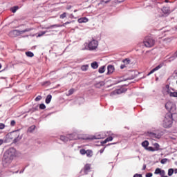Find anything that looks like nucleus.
I'll use <instances>...</instances> for the list:
<instances>
[{
	"mask_svg": "<svg viewBox=\"0 0 177 177\" xmlns=\"http://www.w3.org/2000/svg\"><path fill=\"white\" fill-rule=\"evenodd\" d=\"M151 176H153V174L152 173H147L146 174V177H151Z\"/></svg>",
	"mask_w": 177,
	"mask_h": 177,
	"instance_id": "nucleus-46",
	"label": "nucleus"
},
{
	"mask_svg": "<svg viewBox=\"0 0 177 177\" xmlns=\"http://www.w3.org/2000/svg\"><path fill=\"white\" fill-rule=\"evenodd\" d=\"M1 80H5V77H0Z\"/></svg>",
	"mask_w": 177,
	"mask_h": 177,
	"instance_id": "nucleus-61",
	"label": "nucleus"
},
{
	"mask_svg": "<svg viewBox=\"0 0 177 177\" xmlns=\"http://www.w3.org/2000/svg\"><path fill=\"white\" fill-rule=\"evenodd\" d=\"M133 177H142V174H136Z\"/></svg>",
	"mask_w": 177,
	"mask_h": 177,
	"instance_id": "nucleus-50",
	"label": "nucleus"
},
{
	"mask_svg": "<svg viewBox=\"0 0 177 177\" xmlns=\"http://www.w3.org/2000/svg\"><path fill=\"white\" fill-rule=\"evenodd\" d=\"M104 71H106L105 66H102L99 68L98 72L100 73V74H103V73H104Z\"/></svg>",
	"mask_w": 177,
	"mask_h": 177,
	"instance_id": "nucleus-19",
	"label": "nucleus"
},
{
	"mask_svg": "<svg viewBox=\"0 0 177 177\" xmlns=\"http://www.w3.org/2000/svg\"><path fill=\"white\" fill-rule=\"evenodd\" d=\"M17 137L15 138L13 140V142L14 143H17V142H19V140H21V137H20V135L19 134H17Z\"/></svg>",
	"mask_w": 177,
	"mask_h": 177,
	"instance_id": "nucleus-28",
	"label": "nucleus"
},
{
	"mask_svg": "<svg viewBox=\"0 0 177 177\" xmlns=\"http://www.w3.org/2000/svg\"><path fill=\"white\" fill-rule=\"evenodd\" d=\"M122 62H123L124 64H125V66H128V64H129V63H131V59H129V58H126Z\"/></svg>",
	"mask_w": 177,
	"mask_h": 177,
	"instance_id": "nucleus-25",
	"label": "nucleus"
},
{
	"mask_svg": "<svg viewBox=\"0 0 177 177\" xmlns=\"http://www.w3.org/2000/svg\"><path fill=\"white\" fill-rule=\"evenodd\" d=\"M125 67H127V66H126L124 64H122V65L120 66L121 70H124V68H125Z\"/></svg>",
	"mask_w": 177,
	"mask_h": 177,
	"instance_id": "nucleus-47",
	"label": "nucleus"
},
{
	"mask_svg": "<svg viewBox=\"0 0 177 177\" xmlns=\"http://www.w3.org/2000/svg\"><path fill=\"white\" fill-rule=\"evenodd\" d=\"M165 108L168 111H175L176 110V107L172 102H167L165 104Z\"/></svg>",
	"mask_w": 177,
	"mask_h": 177,
	"instance_id": "nucleus-8",
	"label": "nucleus"
},
{
	"mask_svg": "<svg viewBox=\"0 0 177 177\" xmlns=\"http://www.w3.org/2000/svg\"><path fill=\"white\" fill-rule=\"evenodd\" d=\"M149 136H150V138H156V139H160V135L156 134L155 133H148Z\"/></svg>",
	"mask_w": 177,
	"mask_h": 177,
	"instance_id": "nucleus-15",
	"label": "nucleus"
},
{
	"mask_svg": "<svg viewBox=\"0 0 177 177\" xmlns=\"http://www.w3.org/2000/svg\"><path fill=\"white\" fill-rule=\"evenodd\" d=\"M4 156H6L9 158H11L13 160V158L16 156V149L15 148H10L8 149L5 153Z\"/></svg>",
	"mask_w": 177,
	"mask_h": 177,
	"instance_id": "nucleus-4",
	"label": "nucleus"
},
{
	"mask_svg": "<svg viewBox=\"0 0 177 177\" xmlns=\"http://www.w3.org/2000/svg\"><path fill=\"white\" fill-rule=\"evenodd\" d=\"M173 174H174V169H169L168 176H172Z\"/></svg>",
	"mask_w": 177,
	"mask_h": 177,
	"instance_id": "nucleus-32",
	"label": "nucleus"
},
{
	"mask_svg": "<svg viewBox=\"0 0 177 177\" xmlns=\"http://www.w3.org/2000/svg\"><path fill=\"white\" fill-rule=\"evenodd\" d=\"M23 172H24V170L19 171V174H23Z\"/></svg>",
	"mask_w": 177,
	"mask_h": 177,
	"instance_id": "nucleus-59",
	"label": "nucleus"
},
{
	"mask_svg": "<svg viewBox=\"0 0 177 177\" xmlns=\"http://www.w3.org/2000/svg\"><path fill=\"white\" fill-rule=\"evenodd\" d=\"M12 161H13L12 159H11L10 158L8 157L6 155H3L2 159V164L3 167H8L10 164V162H12Z\"/></svg>",
	"mask_w": 177,
	"mask_h": 177,
	"instance_id": "nucleus-7",
	"label": "nucleus"
},
{
	"mask_svg": "<svg viewBox=\"0 0 177 177\" xmlns=\"http://www.w3.org/2000/svg\"><path fill=\"white\" fill-rule=\"evenodd\" d=\"M67 138H68V140H74V139H75V138H74L73 134L68 135Z\"/></svg>",
	"mask_w": 177,
	"mask_h": 177,
	"instance_id": "nucleus-31",
	"label": "nucleus"
},
{
	"mask_svg": "<svg viewBox=\"0 0 177 177\" xmlns=\"http://www.w3.org/2000/svg\"><path fill=\"white\" fill-rule=\"evenodd\" d=\"M107 70H108L107 73H106L107 75L113 74V73H114V70H115L114 66L109 65L107 66Z\"/></svg>",
	"mask_w": 177,
	"mask_h": 177,
	"instance_id": "nucleus-11",
	"label": "nucleus"
},
{
	"mask_svg": "<svg viewBox=\"0 0 177 177\" xmlns=\"http://www.w3.org/2000/svg\"><path fill=\"white\" fill-rule=\"evenodd\" d=\"M2 68V64H0V69Z\"/></svg>",
	"mask_w": 177,
	"mask_h": 177,
	"instance_id": "nucleus-62",
	"label": "nucleus"
},
{
	"mask_svg": "<svg viewBox=\"0 0 177 177\" xmlns=\"http://www.w3.org/2000/svg\"><path fill=\"white\" fill-rule=\"evenodd\" d=\"M88 68H89V66H88V65H83L81 67V70L82 71H86V70H88Z\"/></svg>",
	"mask_w": 177,
	"mask_h": 177,
	"instance_id": "nucleus-30",
	"label": "nucleus"
},
{
	"mask_svg": "<svg viewBox=\"0 0 177 177\" xmlns=\"http://www.w3.org/2000/svg\"><path fill=\"white\" fill-rule=\"evenodd\" d=\"M153 146H154V147H155V148H153L154 150H155V151H158V150H160V145H159L158 143L155 142V143L153 144Z\"/></svg>",
	"mask_w": 177,
	"mask_h": 177,
	"instance_id": "nucleus-21",
	"label": "nucleus"
},
{
	"mask_svg": "<svg viewBox=\"0 0 177 177\" xmlns=\"http://www.w3.org/2000/svg\"><path fill=\"white\" fill-rule=\"evenodd\" d=\"M5 128V124L0 123V129H3Z\"/></svg>",
	"mask_w": 177,
	"mask_h": 177,
	"instance_id": "nucleus-45",
	"label": "nucleus"
},
{
	"mask_svg": "<svg viewBox=\"0 0 177 177\" xmlns=\"http://www.w3.org/2000/svg\"><path fill=\"white\" fill-rule=\"evenodd\" d=\"M142 147H145V149L147 148L149 146V141L145 140V141L142 142Z\"/></svg>",
	"mask_w": 177,
	"mask_h": 177,
	"instance_id": "nucleus-22",
	"label": "nucleus"
},
{
	"mask_svg": "<svg viewBox=\"0 0 177 177\" xmlns=\"http://www.w3.org/2000/svg\"><path fill=\"white\" fill-rule=\"evenodd\" d=\"M2 145H3V140L0 139V146H2Z\"/></svg>",
	"mask_w": 177,
	"mask_h": 177,
	"instance_id": "nucleus-51",
	"label": "nucleus"
},
{
	"mask_svg": "<svg viewBox=\"0 0 177 177\" xmlns=\"http://www.w3.org/2000/svg\"><path fill=\"white\" fill-rule=\"evenodd\" d=\"M161 67H162V64H159L158 66H157L156 67H155L153 69H152L148 74L147 75H151V74H153V73H155V71H158V70H160V68H161Z\"/></svg>",
	"mask_w": 177,
	"mask_h": 177,
	"instance_id": "nucleus-10",
	"label": "nucleus"
},
{
	"mask_svg": "<svg viewBox=\"0 0 177 177\" xmlns=\"http://www.w3.org/2000/svg\"><path fill=\"white\" fill-rule=\"evenodd\" d=\"M74 88H71L68 91V93L67 94V96H71V95H73V93H74Z\"/></svg>",
	"mask_w": 177,
	"mask_h": 177,
	"instance_id": "nucleus-35",
	"label": "nucleus"
},
{
	"mask_svg": "<svg viewBox=\"0 0 177 177\" xmlns=\"http://www.w3.org/2000/svg\"><path fill=\"white\" fill-rule=\"evenodd\" d=\"M17 10H19V6H17L11 8V12H12V13H16Z\"/></svg>",
	"mask_w": 177,
	"mask_h": 177,
	"instance_id": "nucleus-27",
	"label": "nucleus"
},
{
	"mask_svg": "<svg viewBox=\"0 0 177 177\" xmlns=\"http://www.w3.org/2000/svg\"><path fill=\"white\" fill-rule=\"evenodd\" d=\"M39 109H40L41 110H45V109H46V106H45V104H41L39 105Z\"/></svg>",
	"mask_w": 177,
	"mask_h": 177,
	"instance_id": "nucleus-38",
	"label": "nucleus"
},
{
	"mask_svg": "<svg viewBox=\"0 0 177 177\" xmlns=\"http://www.w3.org/2000/svg\"><path fill=\"white\" fill-rule=\"evenodd\" d=\"M91 67H92V68L96 69V68H97V67H99V64H97V62H94L91 63Z\"/></svg>",
	"mask_w": 177,
	"mask_h": 177,
	"instance_id": "nucleus-23",
	"label": "nucleus"
},
{
	"mask_svg": "<svg viewBox=\"0 0 177 177\" xmlns=\"http://www.w3.org/2000/svg\"><path fill=\"white\" fill-rule=\"evenodd\" d=\"M10 125H11V127H15V125H16V121L12 120L10 122Z\"/></svg>",
	"mask_w": 177,
	"mask_h": 177,
	"instance_id": "nucleus-43",
	"label": "nucleus"
},
{
	"mask_svg": "<svg viewBox=\"0 0 177 177\" xmlns=\"http://www.w3.org/2000/svg\"><path fill=\"white\" fill-rule=\"evenodd\" d=\"M143 44L146 48H151L152 46H154L156 41L151 37H146L143 41Z\"/></svg>",
	"mask_w": 177,
	"mask_h": 177,
	"instance_id": "nucleus-3",
	"label": "nucleus"
},
{
	"mask_svg": "<svg viewBox=\"0 0 177 177\" xmlns=\"http://www.w3.org/2000/svg\"><path fill=\"white\" fill-rule=\"evenodd\" d=\"M84 174L88 175V172L91 171V164H86L85 165L84 167Z\"/></svg>",
	"mask_w": 177,
	"mask_h": 177,
	"instance_id": "nucleus-12",
	"label": "nucleus"
},
{
	"mask_svg": "<svg viewBox=\"0 0 177 177\" xmlns=\"http://www.w3.org/2000/svg\"><path fill=\"white\" fill-rule=\"evenodd\" d=\"M160 176H165V170H162V169H160Z\"/></svg>",
	"mask_w": 177,
	"mask_h": 177,
	"instance_id": "nucleus-40",
	"label": "nucleus"
},
{
	"mask_svg": "<svg viewBox=\"0 0 177 177\" xmlns=\"http://www.w3.org/2000/svg\"><path fill=\"white\" fill-rule=\"evenodd\" d=\"M60 140H62V142H68V138L64 136H60Z\"/></svg>",
	"mask_w": 177,
	"mask_h": 177,
	"instance_id": "nucleus-26",
	"label": "nucleus"
},
{
	"mask_svg": "<svg viewBox=\"0 0 177 177\" xmlns=\"http://www.w3.org/2000/svg\"><path fill=\"white\" fill-rule=\"evenodd\" d=\"M109 2H110V0H107V1H101V3H102V4H103V3H109Z\"/></svg>",
	"mask_w": 177,
	"mask_h": 177,
	"instance_id": "nucleus-48",
	"label": "nucleus"
},
{
	"mask_svg": "<svg viewBox=\"0 0 177 177\" xmlns=\"http://www.w3.org/2000/svg\"><path fill=\"white\" fill-rule=\"evenodd\" d=\"M162 125L164 128H171V127H172V114L171 113H167L165 115Z\"/></svg>",
	"mask_w": 177,
	"mask_h": 177,
	"instance_id": "nucleus-2",
	"label": "nucleus"
},
{
	"mask_svg": "<svg viewBox=\"0 0 177 177\" xmlns=\"http://www.w3.org/2000/svg\"><path fill=\"white\" fill-rule=\"evenodd\" d=\"M44 86H48V85H50V82L49 81H46L41 84Z\"/></svg>",
	"mask_w": 177,
	"mask_h": 177,
	"instance_id": "nucleus-37",
	"label": "nucleus"
},
{
	"mask_svg": "<svg viewBox=\"0 0 177 177\" xmlns=\"http://www.w3.org/2000/svg\"><path fill=\"white\" fill-rule=\"evenodd\" d=\"M174 173H175V174H177V169H176L174 170Z\"/></svg>",
	"mask_w": 177,
	"mask_h": 177,
	"instance_id": "nucleus-60",
	"label": "nucleus"
},
{
	"mask_svg": "<svg viewBox=\"0 0 177 177\" xmlns=\"http://www.w3.org/2000/svg\"><path fill=\"white\" fill-rule=\"evenodd\" d=\"M50 100H52V95H48L46 98V103L47 104H49V103H50Z\"/></svg>",
	"mask_w": 177,
	"mask_h": 177,
	"instance_id": "nucleus-20",
	"label": "nucleus"
},
{
	"mask_svg": "<svg viewBox=\"0 0 177 177\" xmlns=\"http://www.w3.org/2000/svg\"><path fill=\"white\" fill-rule=\"evenodd\" d=\"M35 128H37L35 125H32L28 129L27 132H28L29 133H32V132L35 131Z\"/></svg>",
	"mask_w": 177,
	"mask_h": 177,
	"instance_id": "nucleus-14",
	"label": "nucleus"
},
{
	"mask_svg": "<svg viewBox=\"0 0 177 177\" xmlns=\"http://www.w3.org/2000/svg\"><path fill=\"white\" fill-rule=\"evenodd\" d=\"M57 27H60V25H59V24L51 25L50 26L46 27L45 29L46 30H50L52 28H57Z\"/></svg>",
	"mask_w": 177,
	"mask_h": 177,
	"instance_id": "nucleus-18",
	"label": "nucleus"
},
{
	"mask_svg": "<svg viewBox=\"0 0 177 177\" xmlns=\"http://www.w3.org/2000/svg\"><path fill=\"white\" fill-rule=\"evenodd\" d=\"M74 12H77V10H75Z\"/></svg>",
	"mask_w": 177,
	"mask_h": 177,
	"instance_id": "nucleus-64",
	"label": "nucleus"
},
{
	"mask_svg": "<svg viewBox=\"0 0 177 177\" xmlns=\"http://www.w3.org/2000/svg\"><path fill=\"white\" fill-rule=\"evenodd\" d=\"M104 148L101 149L100 150V154H102V153H104Z\"/></svg>",
	"mask_w": 177,
	"mask_h": 177,
	"instance_id": "nucleus-52",
	"label": "nucleus"
},
{
	"mask_svg": "<svg viewBox=\"0 0 177 177\" xmlns=\"http://www.w3.org/2000/svg\"><path fill=\"white\" fill-rule=\"evenodd\" d=\"M128 80H133V78H127V79L124 80V81H128Z\"/></svg>",
	"mask_w": 177,
	"mask_h": 177,
	"instance_id": "nucleus-58",
	"label": "nucleus"
},
{
	"mask_svg": "<svg viewBox=\"0 0 177 177\" xmlns=\"http://www.w3.org/2000/svg\"><path fill=\"white\" fill-rule=\"evenodd\" d=\"M94 139H103V136H102L101 135H100V136H98V137L94 138Z\"/></svg>",
	"mask_w": 177,
	"mask_h": 177,
	"instance_id": "nucleus-49",
	"label": "nucleus"
},
{
	"mask_svg": "<svg viewBox=\"0 0 177 177\" xmlns=\"http://www.w3.org/2000/svg\"><path fill=\"white\" fill-rule=\"evenodd\" d=\"M65 17H67V13L66 12H64L63 14H62L59 16V19H65Z\"/></svg>",
	"mask_w": 177,
	"mask_h": 177,
	"instance_id": "nucleus-36",
	"label": "nucleus"
},
{
	"mask_svg": "<svg viewBox=\"0 0 177 177\" xmlns=\"http://www.w3.org/2000/svg\"><path fill=\"white\" fill-rule=\"evenodd\" d=\"M145 149L148 150V151H155L154 148L152 147H147Z\"/></svg>",
	"mask_w": 177,
	"mask_h": 177,
	"instance_id": "nucleus-39",
	"label": "nucleus"
},
{
	"mask_svg": "<svg viewBox=\"0 0 177 177\" xmlns=\"http://www.w3.org/2000/svg\"><path fill=\"white\" fill-rule=\"evenodd\" d=\"M98 46L99 42L97 40L93 39L88 44V48L86 49H88V50H95L97 48Z\"/></svg>",
	"mask_w": 177,
	"mask_h": 177,
	"instance_id": "nucleus-5",
	"label": "nucleus"
},
{
	"mask_svg": "<svg viewBox=\"0 0 177 177\" xmlns=\"http://www.w3.org/2000/svg\"><path fill=\"white\" fill-rule=\"evenodd\" d=\"M117 93H118V95H120V93H122V91H121V90H118V91H117Z\"/></svg>",
	"mask_w": 177,
	"mask_h": 177,
	"instance_id": "nucleus-54",
	"label": "nucleus"
},
{
	"mask_svg": "<svg viewBox=\"0 0 177 177\" xmlns=\"http://www.w3.org/2000/svg\"><path fill=\"white\" fill-rule=\"evenodd\" d=\"M32 30L34 29L32 28H28L24 30H13L9 32L8 35L11 37V38H16V37H19V35H21V34H24L25 32L32 31Z\"/></svg>",
	"mask_w": 177,
	"mask_h": 177,
	"instance_id": "nucleus-1",
	"label": "nucleus"
},
{
	"mask_svg": "<svg viewBox=\"0 0 177 177\" xmlns=\"http://www.w3.org/2000/svg\"><path fill=\"white\" fill-rule=\"evenodd\" d=\"M95 88H102V86H104V82H99L95 84Z\"/></svg>",
	"mask_w": 177,
	"mask_h": 177,
	"instance_id": "nucleus-17",
	"label": "nucleus"
},
{
	"mask_svg": "<svg viewBox=\"0 0 177 177\" xmlns=\"http://www.w3.org/2000/svg\"><path fill=\"white\" fill-rule=\"evenodd\" d=\"M88 19L86 17H82L78 19V23H88Z\"/></svg>",
	"mask_w": 177,
	"mask_h": 177,
	"instance_id": "nucleus-16",
	"label": "nucleus"
},
{
	"mask_svg": "<svg viewBox=\"0 0 177 177\" xmlns=\"http://www.w3.org/2000/svg\"><path fill=\"white\" fill-rule=\"evenodd\" d=\"M145 169H146V165H143L142 167V171H145Z\"/></svg>",
	"mask_w": 177,
	"mask_h": 177,
	"instance_id": "nucleus-56",
	"label": "nucleus"
},
{
	"mask_svg": "<svg viewBox=\"0 0 177 177\" xmlns=\"http://www.w3.org/2000/svg\"><path fill=\"white\" fill-rule=\"evenodd\" d=\"M167 161H168V159L163 158V159L161 160L160 162H161V164H166Z\"/></svg>",
	"mask_w": 177,
	"mask_h": 177,
	"instance_id": "nucleus-41",
	"label": "nucleus"
},
{
	"mask_svg": "<svg viewBox=\"0 0 177 177\" xmlns=\"http://www.w3.org/2000/svg\"><path fill=\"white\" fill-rule=\"evenodd\" d=\"M176 165H177V162H175Z\"/></svg>",
	"mask_w": 177,
	"mask_h": 177,
	"instance_id": "nucleus-63",
	"label": "nucleus"
},
{
	"mask_svg": "<svg viewBox=\"0 0 177 177\" xmlns=\"http://www.w3.org/2000/svg\"><path fill=\"white\" fill-rule=\"evenodd\" d=\"M41 99H42V97L41 95H38L35 99V102H39V100H41Z\"/></svg>",
	"mask_w": 177,
	"mask_h": 177,
	"instance_id": "nucleus-42",
	"label": "nucleus"
},
{
	"mask_svg": "<svg viewBox=\"0 0 177 177\" xmlns=\"http://www.w3.org/2000/svg\"><path fill=\"white\" fill-rule=\"evenodd\" d=\"M66 9H67L68 10H69V9H71V6H68V7L66 8Z\"/></svg>",
	"mask_w": 177,
	"mask_h": 177,
	"instance_id": "nucleus-57",
	"label": "nucleus"
},
{
	"mask_svg": "<svg viewBox=\"0 0 177 177\" xmlns=\"http://www.w3.org/2000/svg\"><path fill=\"white\" fill-rule=\"evenodd\" d=\"M160 172H161V169L156 168L154 174H155V175H160Z\"/></svg>",
	"mask_w": 177,
	"mask_h": 177,
	"instance_id": "nucleus-33",
	"label": "nucleus"
},
{
	"mask_svg": "<svg viewBox=\"0 0 177 177\" xmlns=\"http://www.w3.org/2000/svg\"><path fill=\"white\" fill-rule=\"evenodd\" d=\"M101 143H102V145H105V143H107L106 140L105 139L104 141H102Z\"/></svg>",
	"mask_w": 177,
	"mask_h": 177,
	"instance_id": "nucleus-55",
	"label": "nucleus"
},
{
	"mask_svg": "<svg viewBox=\"0 0 177 177\" xmlns=\"http://www.w3.org/2000/svg\"><path fill=\"white\" fill-rule=\"evenodd\" d=\"M80 154L82 156H85L86 154V157H88V158H91L93 156V151L91 149L85 150L84 149H82L80 150Z\"/></svg>",
	"mask_w": 177,
	"mask_h": 177,
	"instance_id": "nucleus-6",
	"label": "nucleus"
},
{
	"mask_svg": "<svg viewBox=\"0 0 177 177\" xmlns=\"http://www.w3.org/2000/svg\"><path fill=\"white\" fill-rule=\"evenodd\" d=\"M106 140L107 142H111V140H113V137H111V136L108 137L107 138H106Z\"/></svg>",
	"mask_w": 177,
	"mask_h": 177,
	"instance_id": "nucleus-44",
	"label": "nucleus"
},
{
	"mask_svg": "<svg viewBox=\"0 0 177 177\" xmlns=\"http://www.w3.org/2000/svg\"><path fill=\"white\" fill-rule=\"evenodd\" d=\"M26 55L28 57H34V53L31 51L26 52Z\"/></svg>",
	"mask_w": 177,
	"mask_h": 177,
	"instance_id": "nucleus-24",
	"label": "nucleus"
},
{
	"mask_svg": "<svg viewBox=\"0 0 177 177\" xmlns=\"http://www.w3.org/2000/svg\"><path fill=\"white\" fill-rule=\"evenodd\" d=\"M170 97H177V92L170 93Z\"/></svg>",
	"mask_w": 177,
	"mask_h": 177,
	"instance_id": "nucleus-34",
	"label": "nucleus"
},
{
	"mask_svg": "<svg viewBox=\"0 0 177 177\" xmlns=\"http://www.w3.org/2000/svg\"><path fill=\"white\" fill-rule=\"evenodd\" d=\"M162 11L165 15H169L171 13V10H169V8L168 7H163L162 9Z\"/></svg>",
	"mask_w": 177,
	"mask_h": 177,
	"instance_id": "nucleus-13",
	"label": "nucleus"
},
{
	"mask_svg": "<svg viewBox=\"0 0 177 177\" xmlns=\"http://www.w3.org/2000/svg\"><path fill=\"white\" fill-rule=\"evenodd\" d=\"M171 89L172 88H169V85L167 84L165 86V88H164L162 90L163 95H169V96H171V93H172V91H171ZM172 90L174 91V89Z\"/></svg>",
	"mask_w": 177,
	"mask_h": 177,
	"instance_id": "nucleus-9",
	"label": "nucleus"
},
{
	"mask_svg": "<svg viewBox=\"0 0 177 177\" xmlns=\"http://www.w3.org/2000/svg\"><path fill=\"white\" fill-rule=\"evenodd\" d=\"M46 32H48V30L39 32L38 33L37 37H44V35H45V34H46Z\"/></svg>",
	"mask_w": 177,
	"mask_h": 177,
	"instance_id": "nucleus-29",
	"label": "nucleus"
},
{
	"mask_svg": "<svg viewBox=\"0 0 177 177\" xmlns=\"http://www.w3.org/2000/svg\"><path fill=\"white\" fill-rule=\"evenodd\" d=\"M70 23H71V22H70V21L65 22V23L63 24V26H67V24H70Z\"/></svg>",
	"mask_w": 177,
	"mask_h": 177,
	"instance_id": "nucleus-53",
	"label": "nucleus"
}]
</instances>
